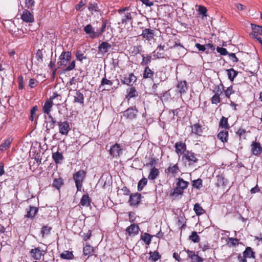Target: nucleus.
<instances>
[{
    "label": "nucleus",
    "instance_id": "nucleus-1",
    "mask_svg": "<svg viewBox=\"0 0 262 262\" xmlns=\"http://www.w3.org/2000/svg\"><path fill=\"white\" fill-rule=\"evenodd\" d=\"M189 183L184 181L182 178H179L177 179L176 187L170 193L172 196L182 195L184 192V190L188 187Z\"/></svg>",
    "mask_w": 262,
    "mask_h": 262
},
{
    "label": "nucleus",
    "instance_id": "nucleus-2",
    "mask_svg": "<svg viewBox=\"0 0 262 262\" xmlns=\"http://www.w3.org/2000/svg\"><path fill=\"white\" fill-rule=\"evenodd\" d=\"M182 161L185 166H191L198 162V159L194 152L187 150L182 156Z\"/></svg>",
    "mask_w": 262,
    "mask_h": 262
},
{
    "label": "nucleus",
    "instance_id": "nucleus-3",
    "mask_svg": "<svg viewBox=\"0 0 262 262\" xmlns=\"http://www.w3.org/2000/svg\"><path fill=\"white\" fill-rule=\"evenodd\" d=\"M58 97H60L59 100H61V96L57 93H54L53 95L45 101L42 107V111L45 114L47 115H51V110L53 105V100Z\"/></svg>",
    "mask_w": 262,
    "mask_h": 262
},
{
    "label": "nucleus",
    "instance_id": "nucleus-4",
    "mask_svg": "<svg viewBox=\"0 0 262 262\" xmlns=\"http://www.w3.org/2000/svg\"><path fill=\"white\" fill-rule=\"evenodd\" d=\"M86 172L83 170H80L74 174L73 179L75 182L77 191H81L83 181L85 177Z\"/></svg>",
    "mask_w": 262,
    "mask_h": 262
},
{
    "label": "nucleus",
    "instance_id": "nucleus-5",
    "mask_svg": "<svg viewBox=\"0 0 262 262\" xmlns=\"http://www.w3.org/2000/svg\"><path fill=\"white\" fill-rule=\"evenodd\" d=\"M46 253V250L40 247H35L29 252L30 256L36 260H43Z\"/></svg>",
    "mask_w": 262,
    "mask_h": 262
},
{
    "label": "nucleus",
    "instance_id": "nucleus-6",
    "mask_svg": "<svg viewBox=\"0 0 262 262\" xmlns=\"http://www.w3.org/2000/svg\"><path fill=\"white\" fill-rule=\"evenodd\" d=\"M109 153L112 158H117L122 154V149L119 144L116 143L111 146Z\"/></svg>",
    "mask_w": 262,
    "mask_h": 262
},
{
    "label": "nucleus",
    "instance_id": "nucleus-7",
    "mask_svg": "<svg viewBox=\"0 0 262 262\" xmlns=\"http://www.w3.org/2000/svg\"><path fill=\"white\" fill-rule=\"evenodd\" d=\"M58 125L59 133L62 135H67L71 129L69 122L67 121H59Z\"/></svg>",
    "mask_w": 262,
    "mask_h": 262
},
{
    "label": "nucleus",
    "instance_id": "nucleus-8",
    "mask_svg": "<svg viewBox=\"0 0 262 262\" xmlns=\"http://www.w3.org/2000/svg\"><path fill=\"white\" fill-rule=\"evenodd\" d=\"M146 40L150 41L154 38L155 31L151 29H145L142 31L141 35Z\"/></svg>",
    "mask_w": 262,
    "mask_h": 262
},
{
    "label": "nucleus",
    "instance_id": "nucleus-9",
    "mask_svg": "<svg viewBox=\"0 0 262 262\" xmlns=\"http://www.w3.org/2000/svg\"><path fill=\"white\" fill-rule=\"evenodd\" d=\"M71 59V53L70 52H63L59 57L60 61L58 62V64L60 66H64Z\"/></svg>",
    "mask_w": 262,
    "mask_h": 262
},
{
    "label": "nucleus",
    "instance_id": "nucleus-10",
    "mask_svg": "<svg viewBox=\"0 0 262 262\" xmlns=\"http://www.w3.org/2000/svg\"><path fill=\"white\" fill-rule=\"evenodd\" d=\"M139 230L138 225L132 224L126 229L125 231L129 236H134L139 233Z\"/></svg>",
    "mask_w": 262,
    "mask_h": 262
},
{
    "label": "nucleus",
    "instance_id": "nucleus-11",
    "mask_svg": "<svg viewBox=\"0 0 262 262\" xmlns=\"http://www.w3.org/2000/svg\"><path fill=\"white\" fill-rule=\"evenodd\" d=\"M176 152L179 156H183L186 150V145L183 142H178L175 143Z\"/></svg>",
    "mask_w": 262,
    "mask_h": 262
},
{
    "label": "nucleus",
    "instance_id": "nucleus-12",
    "mask_svg": "<svg viewBox=\"0 0 262 262\" xmlns=\"http://www.w3.org/2000/svg\"><path fill=\"white\" fill-rule=\"evenodd\" d=\"M138 113V110L135 107H130L124 112L123 115L128 119H134L136 118Z\"/></svg>",
    "mask_w": 262,
    "mask_h": 262
},
{
    "label": "nucleus",
    "instance_id": "nucleus-13",
    "mask_svg": "<svg viewBox=\"0 0 262 262\" xmlns=\"http://www.w3.org/2000/svg\"><path fill=\"white\" fill-rule=\"evenodd\" d=\"M113 82L105 77L102 78L101 81V84L100 85L99 89L103 91H110L111 88L113 85Z\"/></svg>",
    "mask_w": 262,
    "mask_h": 262
},
{
    "label": "nucleus",
    "instance_id": "nucleus-14",
    "mask_svg": "<svg viewBox=\"0 0 262 262\" xmlns=\"http://www.w3.org/2000/svg\"><path fill=\"white\" fill-rule=\"evenodd\" d=\"M165 172L168 174H172L173 177H175L179 172L180 169L178 164H170L168 167L165 170Z\"/></svg>",
    "mask_w": 262,
    "mask_h": 262
},
{
    "label": "nucleus",
    "instance_id": "nucleus-15",
    "mask_svg": "<svg viewBox=\"0 0 262 262\" xmlns=\"http://www.w3.org/2000/svg\"><path fill=\"white\" fill-rule=\"evenodd\" d=\"M137 80V77L133 73H130L128 76H124L121 79L122 83L129 85L135 83Z\"/></svg>",
    "mask_w": 262,
    "mask_h": 262
},
{
    "label": "nucleus",
    "instance_id": "nucleus-16",
    "mask_svg": "<svg viewBox=\"0 0 262 262\" xmlns=\"http://www.w3.org/2000/svg\"><path fill=\"white\" fill-rule=\"evenodd\" d=\"M83 30L86 34L89 35L91 38H95L98 37L97 31H95L94 28L91 24L85 26L83 28Z\"/></svg>",
    "mask_w": 262,
    "mask_h": 262
},
{
    "label": "nucleus",
    "instance_id": "nucleus-17",
    "mask_svg": "<svg viewBox=\"0 0 262 262\" xmlns=\"http://www.w3.org/2000/svg\"><path fill=\"white\" fill-rule=\"evenodd\" d=\"M165 46L164 45H159L158 46L156 50L153 52L154 56H155L157 58H164V50Z\"/></svg>",
    "mask_w": 262,
    "mask_h": 262
},
{
    "label": "nucleus",
    "instance_id": "nucleus-18",
    "mask_svg": "<svg viewBox=\"0 0 262 262\" xmlns=\"http://www.w3.org/2000/svg\"><path fill=\"white\" fill-rule=\"evenodd\" d=\"M21 17L23 21L26 23H32L34 20L33 14L26 9L23 11Z\"/></svg>",
    "mask_w": 262,
    "mask_h": 262
},
{
    "label": "nucleus",
    "instance_id": "nucleus-19",
    "mask_svg": "<svg viewBox=\"0 0 262 262\" xmlns=\"http://www.w3.org/2000/svg\"><path fill=\"white\" fill-rule=\"evenodd\" d=\"M112 47V45L107 42H102L98 47V51L102 54L104 55L107 53Z\"/></svg>",
    "mask_w": 262,
    "mask_h": 262
},
{
    "label": "nucleus",
    "instance_id": "nucleus-20",
    "mask_svg": "<svg viewBox=\"0 0 262 262\" xmlns=\"http://www.w3.org/2000/svg\"><path fill=\"white\" fill-rule=\"evenodd\" d=\"M251 151L254 155H259L262 152V148L259 143L253 142L251 145Z\"/></svg>",
    "mask_w": 262,
    "mask_h": 262
},
{
    "label": "nucleus",
    "instance_id": "nucleus-21",
    "mask_svg": "<svg viewBox=\"0 0 262 262\" xmlns=\"http://www.w3.org/2000/svg\"><path fill=\"white\" fill-rule=\"evenodd\" d=\"M141 194L139 193H136L134 194H131L129 196V202L130 205H138L140 201L141 198Z\"/></svg>",
    "mask_w": 262,
    "mask_h": 262
},
{
    "label": "nucleus",
    "instance_id": "nucleus-22",
    "mask_svg": "<svg viewBox=\"0 0 262 262\" xmlns=\"http://www.w3.org/2000/svg\"><path fill=\"white\" fill-rule=\"evenodd\" d=\"M154 75V71L151 69H150L148 67H146L143 73V78L149 79L153 80Z\"/></svg>",
    "mask_w": 262,
    "mask_h": 262
},
{
    "label": "nucleus",
    "instance_id": "nucleus-23",
    "mask_svg": "<svg viewBox=\"0 0 262 262\" xmlns=\"http://www.w3.org/2000/svg\"><path fill=\"white\" fill-rule=\"evenodd\" d=\"M203 133L202 126L199 123H195L191 126V133L201 136Z\"/></svg>",
    "mask_w": 262,
    "mask_h": 262
},
{
    "label": "nucleus",
    "instance_id": "nucleus-24",
    "mask_svg": "<svg viewBox=\"0 0 262 262\" xmlns=\"http://www.w3.org/2000/svg\"><path fill=\"white\" fill-rule=\"evenodd\" d=\"M91 199L88 194L82 195L80 202V205L82 207H89L91 205Z\"/></svg>",
    "mask_w": 262,
    "mask_h": 262
},
{
    "label": "nucleus",
    "instance_id": "nucleus-25",
    "mask_svg": "<svg viewBox=\"0 0 262 262\" xmlns=\"http://www.w3.org/2000/svg\"><path fill=\"white\" fill-rule=\"evenodd\" d=\"M167 48L166 49V50H167L169 49H171L173 48H176L177 47H180L181 48H183V46L181 45V43L179 42H178L174 39H169L168 41L166 43Z\"/></svg>",
    "mask_w": 262,
    "mask_h": 262
},
{
    "label": "nucleus",
    "instance_id": "nucleus-26",
    "mask_svg": "<svg viewBox=\"0 0 262 262\" xmlns=\"http://www.w3.org/2000/svg\"><path fill=\"white\" fill-rule=\"evenodd\" d=\"M74 102L75 103H78L80 104L83 105L84 103V96L79 91H77L74 96Z\"/></svg>",
    "mask_w": 262,
    "mask_h": 262
},
{
    "label": "nucleus",
    "instance_id": "nucleus-27",
    "mask_svg": "<svg viewBox=\"0 0 262 262\" xmlns=\"http://www.w3.org/2000/svg\"><path fill=\"white\" fill-rule=\"evenodd\" d=\"M159 169L154 167L150 169L148 178L149 180H154L159 176Z\"/></svg>",
    "mask_w": 262,
    "mask_h": 262
},
{
    "label": "nucleus",
    "instance_id": "nucleus-28",
    "mask_svg": "<svg viewBox=\"0 0 262 262\" xmlns=\"http://www.w3.org/2000/svg\"><path fill=\"white\" fill-rule=\"evenodd\" d=\"M217 137L224 143L227 142L228 137V129L220 131L217 135Z\"/></svg>",
    "mask_w": 262,
    "mask_h": 262
},
{
    "label": "nucleus",
    "instance_id": "nucleus-29",
    "mask_svg": "<svg viewBox=\"0 0 262 262\" xmlns=\"http://www.w3.org/2000/svg\"><path fill=\"white\" fill-rule=\"evenodd\" d=\"M177 89L178 91L181 93H184L187 90V82L185 81H181L179 82L177 84Z\"/></svg>",
    "mask_w": 262,
    "mask_h": 262
},
{
    "label": "nucleus",
    "instance_id": "nucleus-30",
    "mask_svg": "<svg viewBox=\"0 0 262 262\" xmlns=\"http://www.w3.org/2000/svg\"><path fill=\"white\" fill-rule=\"evenodd\" d=\"M38 209L37 208L34 207H29V208L27 209V214L25 215L26 217L28 218H33L36 214Z\"/></svg>",
    "mask_w": 262,
    "mask_h": 262
},
{
    "label": "nucleus",
    "instance_id": "nucleus-31",
    "mask_svg": "<svg viewBox=\"0 0 262 262\" xmlns=\"http://www.w3.org/2000/svg\"><path fill=\"white\" fill-rule=\"evenodd\" d=\"M252 29V35L260 36L262 35V27L256 25H251Z\"/></svg>",
    "mask_w": 262,
    "mask_h": 262
},
{
    "label": "nucleus",
    "instance_id": "nucleus-32",
    "mask_svg": "<svg viewBox=\"0 0 262 262\" xmlns=\"http://www.w3.org/2000/svg\"><path fill=\"white\" fill-rule=\"evenodd\" d=\"M52 158L56 163H61L63 159V156L61 153L56 151L53 153Z\"/></svg>",
    "mask_w": 262,
    "mask_h": 262
},
{
    "label": "nucleus",
    "instance_id": "nucleus-33",
    "mask_svg": "<svg viewBox=\"0 0 262 262\" xmlns=\"http://www.w3.org/2000/svg\"><path fill=\"white\" fill-rule=\"evenodd\" d=\"M51 230V227L48 225L43 226L41 228L40 231V233L42 235V237H45L48 236L50 234Z\"/></svg>",
    "mask_w": 262,
    "mask_h": 262
},
{
    "label": "nucleus",
    "instance_id": "nucleus-34",
    "mask_svg": "<svg viewBox=\"0 0 262 262\" xmlns=\"http://www.w3.org/2000/svg\"><path fill=\"white\" fill-rule=\"evenodd\" d=\"M64 184V181L63 179L61 178L55 179L53 180L52 184L53 187H55L58 190H59L61 187Z\"/></svg>",
    "mask_w": 262,
    "mask_h": 262
},
{
    "label": "nucleus",
    "instance_id": "nucleus-35",
    "mask_svg": "<svg viewBox=\"0 0 262 262\" xmlns=\"http://www.w3.org/2000/svg\"><path fill=\"white\" fill-rule=\"evenodd\" d=\"M83 255L89 257L94 252V248L90 245H86L83 249Z\"/></svg>",
    "mask_w": 262,
    "mask_h": 262
},
{
    "label": "nucleus",
    "instance_id": "nucleus-36",
    "mask_svg": "<svg viewBox=\"0 0 262 262\" xmlns=\"http://www.w3.org/2000/svg\"><path fill=\"white\" fill-rule=\"evenodd\" d=\"M11 142H12V140L11 139H8L5 140L4 141V142H3L0 145V150L1 151H4L6 150L7 149H8L9 148Z\"/></svg>",
    "mask_w": 262,
    "mask_h": 262
},
{
    "label": "nucleus",
    "instance_id": "nucleus-37",
    "mask_svg": "<svg viewBox=\"0 0 262 262\" xmlns=\"http://www.w3.org/2000/svg\"><path fill=\"white\" fill-rule=\"evenodd\" d=\"M219 126L225 129H229L230 126L228 124V118L222 117L219 123Z\"/></svg>",
    "mask_w": 262,
    "mask_h": 262
},
{
    "label": "nucleus",
    "instance_id": "nucleus-38",
    "mask_svg": "<svg viewBox=\"0 0 262 262\" xmlns=\"http://www.w3.org/2000/svg\"><path fill=\"white\" fill-rule=\"evenodd\" d=\"M60 257L63 259H72L74 256L73 252L70 251H64L60 254Z\"/></svg>",
    "mask_w": 262,
    "mask_h": 262
},
{
    "label": "nucleus",
    "instance_id": "nucleus-39",
    "mask_svg": "<svg viewBox=\"0 0 262 262\" xmlns=\"http://www.w3.org/2000/svg\"><path fill=\"white\" fill-rule=\"evenodd\" d=\"M228 78L231 81H233L234 78L237 75L238 72L234 70L233 69H230L226 70Z\"/></svg>",
    "mask_w": 262,
    "mask_h": 262
},
{
    "label": "nucleus",
    "instance_id": "nucleus-40",
    "mask_svg": "<svg viewBox=\"0 0 262 262\" xmlns=\"http://www.w3.org/2000/svg\"><path fill=\"white\" fill-rule=\"evenodd\" d=\"M193 210L196 215H200L205 213V210L201 206L199 203H196L194 205Z\"/></svg>",
    "mask_w": 262,
    "mask_h": 262
},
{
    "label": "nucleus",
    "instance_id": "nucleus-41",
    "mask_svg": "<svg viewBox=\"0 0 262 262\" xmlns=\"http://www.w3.org/2000/svg\"><path fill=\"white\" fill-rule=\"evenodd\" d=\"M35 57L36 59V62L37 64H39L43 61V53L42 50H38L36 53Z\"/></svg>",
    "mask_w": 262,
    "mask_h": 262
},
{
    "label": "nucleus",
    "instance_id": "nucleus-42",
    "mask_svg": "<svg viewBox=\"0 0 262 262\" xmlns=\"http://www.w3.org/2000/svg\"><path fill=\"white\" fill-rule=\"evenodd\" d=\"M137 95V93L136 90V89L134 87H132L129 89V91H128L127 95L126 97V98L127 99H130L132 98L135 97Z\"/></svg>",
    "mask_w": 262,
    "mask_h": 262
},
{
    "label": "nucleus",
    "instance_id": "nucleus-43",
    "mask_svg": "<svg viewBox=\"0 0 262 262\" xmlns=\"http://www.w3.org/2000/svg\"><path fill=\"white\" fill-rule=\"evenodd\" d=\"M254 253L250 247L246 248V250L243 252V255L246 258L254 257Z\"/></svg>",
    "mask_w": 262,
    "mask_h": 262
},
{
    "label": "nucleus",
    "instance_id": "nucleus-44",
    "mask_svg": "<svg viewBox=\"0 0 262 262\" xmlns=\"http://www.w3.org/2000/svg\"><path fill=\"white\" fill-rule=\"evenodd\" d=\"M147 180L145 178L141 179L138 183V189L139 191L143 190L144 187L147 184Z\"/></svg>",
    "mask_w": 262,
    "mask_h": 262
},
{
    "label": "nucleus",
    "instance_id": "nucleus-45",
    "mask_svg": "<svg viewBox=\"0 0 262 262\" xmlns=\"http://www.w3.org/2000/svg\"><path fill=\"white\" fill-rule=\"evenodd\" d=\"M189 239L194 243H198L200 241V236L198 235L196 232L193 231L189 237Z\"/></svg>",
    "mask_w": 262,
    "mask_h": 262
},
{
    "label": "nucleus",
    "instance_id": "nucleus-46",
    "mask_svg": "<svg viewBox=\"0 0 262 262\" xmlns=\"http://www.w3.org/2000/svg\"><path fill=\"white\" fill-rule=\"evenodd\" d=\"M202 185V180L201 179H198L192 181V186L198 189H200Z\"/></svg>",
    "mask_w": 262,
    "mask_h": 262
},
{
    "label": "nucleus",
    "instance_id": "nucleus-47",
    "mask_svg": "<svg viewBox=\"0 0 262 262\" xmlns=\"http://www.w3.org/2000/svg\"><path fill=\"white\" fill-rule=\"evenodd\" d=\"M141 239H142L147 245H149L151 242V236L148 233H145L141 236Z\"/></svg>",
    "mask_w": 262,
    "mask_h": 262
},
{
    "label": "nucleus",
    "instance_id": "nucleus-48",
    "mask_svg": "<svg viewBox=\"0 0 262 262\" xmlns=\"http://www.w3.org/2000/svg\"><path fill=\"white\" fill-rule=\"evenodd\" d=\"M142 61L141 62L142 65H147L150 62L151 59V56L149 55L147 56H144V55H142Z\"/></svg>",
    "mask_w": 262,
    "mask_h": 262
},
{
    "label": "nucleus",
    "instance_id": "nucleus-49",
    "mask_svg": "<svg viewBox=\"0 0 262 262\" xmlns=\"http://www.w3.org/2000/svg\"><path fill=\"white\" fill-rule=\"evenodd\" d=\"M211 101L212 104H216L220 102L221 99L220 97V94L219 93H215V94L212 97Z\"/></svg>",
    "mask_w": 262,
    "mask_h": 262
},
{
    "label": "nucleus",
    "instance_id": "nucleus-50",
    "mask_svg": "<svg viewBox=\"0 0 262 262\" xmlns=\"http://www.w3.org/2000/svg\"><path fill=\"white\" fill-rule=\"evenodd\" d=\"M132 19V15L130 13H127L126 14H124L123 16H122L121 18V23L122 24L126 23L129 20Z\"/></svg>",
    "mask_w": 262,
    "mask_h": 262
},
{
    "label": "nucleus",
    "instance_id": "nucleus-51",
    "mask_svg": "<svg viewBox=\"0 0 262 262\" xmlns=\"http://www.w3.org/2000/svg\"><path fill=\"white\" fill-rule=\"evenodd\" d=\"M234 93V91L233 90V87L232 85L230 86L226 90H224L225 95L228 98H229L230 95Z\"/></svg>",
    "mask_w": 262,
    "mask_h": 262
},
{
    "label": "nucleus",
    "instance_id": "nucleus-52",
    "mask_svg": "<svg viewBox=\"0 0 262 262\" xmlns=\"http://www.w3.org/2000/svg\"><path fill=\"white\" fill-rule=\"evenodd\" d=\"M76 59L82 61L83 59H85L86 57L82 53L81 51H77L76 54Z\"/></svg>",
    "mask_w": 262,
    "mask_h": 262
},
{
    "label": "nucleus",
    "instance_id": "nucleus-53",
    "mask_svg": "<svg viewBox=\"0 0 262 262\" xmlns=\"http://www.w3.org/2000/svg\"><path fill=\"white\" fill-rule=\"evenodd\" d=\"M37 108H38L37 106L35 105V106H34L31 110V111H30L31 115L29 117V119L31 121H33L34 120V118L36 115V113L37 111Z\"/></svg>",
    "mask_w": 262,
    "mask_h": 262
},
{
    "label": "nucleus",
    "instance_id": "nucleus-54",
    "mask_svg": "<svg viewBox=\"0 0 262 262\" xmlns=\"http://www.w3.org/2000/svg\"><path fill=\"white\" fill-rule=\"evenodd\" d=\"M88 9L92 13L93 12H98L99 11L98 5L96 4H90Z\"/></svg>",
    "mask_w": 262,
    "mask_h": 262
},
{
    "label": "nucleus",
    "instance_id": "nucleus-55",
    "mask_svg": "<svg viewBox=\"0 0 262 262\" xmlns=\"http://www.w3.org/2000/svg\"><path fill=\"white\" fill-rule=\"evenodd\" d=\"M207 9L205 7L202 5L199 6L198 11L200 14H202L203 16H207Z\"/></svg>",
    "mask_w": 262,
    "mask_h": 262
},
{
    "label": "nucleus",
    "instance_id": "nucleus-56",
    "mask_svg": "<svg viewBox=\"0 0 262 262\" xmlns=\"http://www.w3.org/2000/svg\"><path fill=\"white\" fill-rule=\"evenodd\" d=\"M48 118L50 119V121L49 122V126L50 128H53L55 126V124L56 123V120L52 117V116L51 115H49Z\"/></svg>",
    "mask_w": 262,
    "mask_h": 262
},
{
    "label": "nucleus",
    "instance_id": "nucleus-57",
    "mask_svg": "<svg viewBox=\"0 0 262 262\" xmlns=\"http://www.w3.org/2000/svg\"><path fill=\"white\" fill-rule=\"evenodd\" d=\"M195 46L198 49V50L200 51H202V52L205 51L207 54H208L209 53L208 51L206 50L205 48H206V47H205V45H202L199 43H195Z\"/></svg>",
    "mask_w": 262,
    "mask_h": 262
},
{
    "label": "nucleus",
    "instance_id": "nucleus-58",
    "mask_svg": "<svg viewBox=\"0 0 262 262\" xmlns=\"http://www.w3.org/2000/svg\"><path fill=\"white\" fill-rule=\"evenodd\" d=\"M106 26V20H105L103 22L102 27L99 30H97L98 37L101 35L105 31V28Z\"/></svg>",
    "mask_w": 262,
    "mask_h": 262
},
{
    "label": "nucleus",
    "instance_id": "nucleus-59",
    "mask_svg": "<svg viewBox=\"0 0 262 262\" xmlns=\"http://www.w3.org/2000/svg\"><path fill=\"white\" fill-rule=\"evenodd\" d=\"M150 258L154 261H156L160 258V255L158 252H155L150 253Z\"/></svg>",
    "mask_w": 262,
    "mask_h": 262
},
{
    "label": "nucleus",
    "instance_id": "nucleus-60",
    "mask_svg": "<svg viewBox=\"0 0 262 262\" xmlns=\"http://www.w3.org/2000/svg\"><path fill=\"white\" fill-rule=\"evenodd\" d=\"M216 51L218 53H220L222 55H226L228 54V52L225 48L222 47H217Z\"/></svg>",
    "mask_w": 262,
    "mask_h": 262
},
{
    "label": "nucleus",
    "instance_id": "nucleus-61",
    "mask_svg": "<svg viewBox=\"0 0 262 262\" xmlns=\"http://www.w3.org/2000/svg\"><path fill=\"white\" fill-rule=\"evenodd\" d=\"M25 5L28 9H31L34 5V1L33 0H26Z\"/></svg>",
    "mask_w": 262,
    "mask_h": 262
},
{
    "label": "nucleus",
    "instance_id": "nucleus-62",
    "mask_svg": "<svg viewBox=\"0 0 262 262\" xmlns=\"http://www.w3.org/2000/svg\"><path fill=\"white\" fill-rule=\"evenodd\" d=\"M217 184L223 185L225 183V179L222 175H218L217 177Z\"/></svg>",
    "mask_w": 262,
    "mask_h": 262
},
{
    "label": "nucleus",
    "instance_id": "nucleus-63",
    "mask_svg": "<svg viewBox=\"0 0 262 262\" xmlns=\"http://www.w3.org/2000/svg\"><path fill=\"white\" fill-rule=\"evenodd\" d=\"M91 236V231L89 230L87 233H84L82 235L83 239L84 241H86L90 238Z\"/></svg>",
    "mask_w": 262,
    "mask_h": 262
},
{
    "label": "nucleus",
    "instance_id": "nucleus-64",
    "mask_svg": "<svg viewBox=\"0 0 262 262\" xmlns=\"http://www.w3.org/2000/svg\"><path fill=\"white\" fill-rule=\"evenodd\" d=\"M193 262H203V259L198 255H195L192 259Z\"/></svg>",
    "mask_w": 262,
    "mask_h": 262
}]
</instances>
